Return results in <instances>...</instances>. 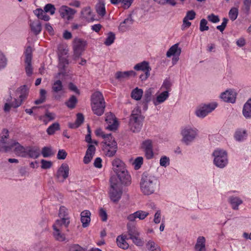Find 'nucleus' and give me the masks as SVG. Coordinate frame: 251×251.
Masks as SVG:
<instances>
[{
	"label": "nucleus",
	"instance_id": "f257e3e1",
	"mask_svg": "<svg viewBox=\"0 0 251 251\" xmlns=\"http://www.w3.org/2000/svg\"><path fill=\"white\" fill-rule=\"evenodd\" d=\"M60 219L57 220L53 225V236L54 238L59 241H63L65 239V235L61 232L62 226H68L70 224V218L68 216L67 209L62 206L60 207L58 213Z\"/></svg>",
	"mask_w": 251,
	"mask_h": 251
},
{
	"label": "nucleus",
	"instance_id": "f03ea898",
	"mask_svg": "<svg viewBox=\"0 0 251 251\" xmlns=\"http://www.w3.org/2000/svg\"><path fill=\"white\" fill-rule=\"evenodd\" d=\"M159 181L155 176L144 173L142 176L140 182V190L145 195L154 193L159 187Z\"/></svg>",
	"mask_w": 251,
	"mask_h": 251
},
{
	"label": "nucleus",
	"instance_id": "7ed1b4c3",
	"mask_svg": "<svg viewBox=\"0 0 251 251\" xmlns=\"http://www.w3.org/2000/svg\"><path fill=\"white\" fill-rule=\"evenodd\" d=\"M112 169L116 174L118 180L123 183L128 185L131 181V177L126 169L125 164L120 159L115 158L112 162Z\"/></svg>",
	"mask_w": 251,
	"mask_h": 251
},
{
	"label": "nucleus",
	"instance_id": "20e7f679",
	"mask_svg": "<svg viewBox=\"0 0 251 251\" xmlns=\"http://www.w3.org/2000/svg\"><path fill=\"white\" fill-rule=\"evenodd\" d=\"M180 134L181 142L186 145H191L199 135L198 129L192 125H188L181 127Z\"/></svg>",
	"mask_w": 251,
	"mask_h": 251
},
{
	"label": "nucleus",
	"instance_id": "39448f33",
	"mask_svg": "<svg viewBox=\"0 0 251 251\" xmlns=\"http://www.w3.org/2000/svg\"><path fill=\"white\" fill-rule=\"evenodd\" d=\"M110 187L109 190V197L110 200L114 202H118L121 198L123 191L122 184L116 176H111L110 180Z\"/></svg>",
	"mask_w": 251,
	"mask_h": 251
},
{
	"label": "nucleus",
	"instance_id": "423d86ee",
	"mask_svg": "<svg viewBox=\"0 0 251 251\" xmlns=\"http://www.w3.org/2000/svg\"><path fill=\"white\" fill-rule=\"evenodd\" d=\"M144 118L140 108L136 107L132 110L129 119V126L130 130L134 132L139 131L142 128Z\"/></svg>",
	"mask_w": 251,
	"mask_h": 251
},
{
	"label": "nucleus",
	"instance_id": "0eeeda50",
	"mask_svg": "<svg viewBox=\"0 0 251 251\" xmlns=\"http://www.w3.org/2000/svg\"><path fill=\"white\" fill-rule=\"evenodd\" d=\"M213 164L219 169H224L228 164V157L227 151L223 149H216L212 154Z\"/></svg>",
	"mask_w": 251,
	"mask_h": 251
},
{
	"label": "nucleus",
	"instance_id": "6e6552de",
	"mask_svg": "<svg viewBox=\"0 0 251 251\" xmlns=\"http://www.w3.org/2000/svg\"><path fill=\"white\" fill-rule=\"evenodd\" d=\"M68 51L69 50L67 48L60 46L58 48V68L60 70V72L57 73L55 77L59 78L61 75H64V71L66 67L69 64V62L68 58Z\"/></svg>",
	"mask_w": 251,
	"mask_h": 251
},
{
	"label": "nucleus",
	"instance_id": "1a4fd4ad",
	"mask_svg": "<svg viewBox=\"0 0 251 251\" xmlns=\"http://www.w3.org/2000/svg\"><path fill=\"white\" fill-rule=\"evenodd\" d=\"M126 226L129 238L136 246L142 247L144 244V239L140 237L141 233L136 226L130 223H127Z\"/></svg>",
	"mask_w": 251,
	"mask_h": 251
},
{
	"label": "nucleus",
	"instance_id": "9d476101",
	"mask_svg": "<svg viewBox=\"0 0 251 251\" xmlns=\"http://www.w3.org/2000/svg\"><path fill=\"white\" fill-rule=\"evenodd\" d=\"M216 102L202 104L198 106L195 110V115L199 118H203L212 112L217 107Z\"/></svg>",
	"mask_w": 251,
	"mask_h": 251
},
{
	"label": "nucleus",
	"instance_id": "9b49d317",
	"mask_svg": "<svg viewBox=\"0 0 251 251\" xmlns=\"http://www.w3.org/2000/svg\"><path fill=\"white\" fill-rule=\"evenodd\" d=\"M86 45L87 42L84 40L79 38L74 39L73 42V59L74 60H77L81 56Z\"/></svg>",
	"mask_w": 251,
	"mask_h": 251
},
{
	"label": "nucleus",
	"instance_id": "f8f14e48",
	"mask_svg": "<svg viewBox=\"0 0 251 251\" xmlns=\"http://www.w3.org/2000/svg\"><path fill=\"white\" fill-rule=\"evenodd\" d=\"M103 150L105 155L108 157L114 156L118 149L117 142L115 139L111 137L108 140L106 139V141H103Z\"/></svg>",
	"mask_w": 251,
	"mask_h": 251
},
{
	"label": "nucleus",
	"instance_id": "ddd939ff",
	"mask_svg": "<svg viewBox=\"0 0 251 251\" xmlns=\"http://www.w3.org/2000/svg\"><path fill=\"white\" fill-rule=\"evenodd\" d=\"M153 144V141L150 139H146L141 143V149L144 152L145 157L148 159H151L154 156Z\"/></svg>",
	"mask_w": 251,
	"mask_h": 251
},
{
	"label": "nucleus",
	"instance_id": "4468645a",
	"mask_svg": "<svg viewBox=\"0 0 251 251\" xmlns=\"http://www.w3.org/2000/svg\"><path fill=\"white\" fill-rule=\"evenodd\" d=\"M52 92L53 97L56 100H59L64 97L65 90L61 80H56L54 81L52 85Z\"/></svg>",
	"mask_w": 251,
	"mask_h": 251
},
{
	"label": "nucleus",
	"instance_id": "2eb2a0df",
	"mask_svg": "<svg viewBox=\"0 0 251 251\" xmlns=\"http://www.w3.org/2000/svg\"><path fill=\"white\" fill-rule=\"evenodd\" d=\"M58 12L62 18L70 21L74 18L76 11L67 5H63L59 8Z\"/></svg>",
	"mask_w": 251,
	"mask_h": 251
},
{
	"label": "nucleus",
	"instance_id": "dca6fc26",
	"mask_svg": "<svg viewBox=\"0 0 251 251\" xmlns=\"http://www.w3.org/2000/svg\"><path fill=\"white\" fill-rule=\"evenodd\" d=\"M9 136V133L8 130L3 129L1 136V139L0 140V151L7 152L10 151V143L11 140L7 141V138Z\"/></svg>",
	"mask_w": 251,
	"mask_h": 251
},
{
	"label": "nucleus",
	"instance_id": "f3484780",
	"mask_svg": "<svg viewBox=\"0 0 251 251\" xmlns=\"http://www.w3.org/2000/svg\"><path fill=\"white\" fill-rule=\"evenodd\" d=\"M80 18L87 23H92L96 20V15L90 6H86L80 12Z\"/></svg>",
	"mask_w": 251,
	"mask_h": 251
},
{
	"label": "nucleus",
	"instance_id": "a211bd4d",
	"mask_svg": "<svg viewBox=\"0 0 251 251\" xmlns=\"http://www.w3.org/2000/svg\"><path fill=\"white\" fill-rule=\"evenodd\" d=\"M70 168L67 163H63L58 169L56 177L59 182H63L69 176Z\"/></svg>",
	"mask_w": 251,
	"mask_h": 251
},
{
	"label": "nucleus",
	"instance_id": "6ab92c4d",
	"mask_svg": "<svg viewBox=\"0 0 251 251\" xmlns=\"http://www.w3.org/2000/svg\"><path fill=\"white\" fill-rule=\"evenodd\" d=\"M25 69L27 75L32 74L33 69L31 64L32 59V49L28 47L25 52Z\"/></svg>",
	"mask_w": 251,
	"mask_h": 251
},
{
	"label": "nucleus",
	"instance_id": "aec40b11",
	"mask_svg": "<svg viewBox=\"0 0 251 251\" xmlns=\"http://www.w3.org/2000/svg\"><path fill=\"white\" fill-rule=\"evenodd\" d=\"M10 147V151H13L18 155L21 157H26V148L22 146L18 142L11 140Z\"/></svg>",
	"mask_w": 251,
	"mask_h": 251
},
{
	"label": "nucleus",
	"instance_id": "412c9836",
	"mask_svg": "<svg viewBox=\"0 0 251 251\" xmlns=\"http://www.w3.org/2000/svg\"><path fill=\"white\" fill-rule=\"evenodd\" d=\"M149 215V213L148 212L140 210L129 214L126 219L129 222H134L136 221L137 219L140 220H144Z\"/></svg>",
	"mask_w": 251,
	"mask_h": 251
},
{
	"label": "nucleus",
	"instance_id": "4be33fe9",
	"mask_svg": "<svg viewBox=\"0 0 251 251\" xmlns=\"http://www.w3.org/2000/svg\"><path fill=\"white\" fill-rule=\"evenodd\" d=\"M236 93L232 89H228L221 93L220 98L224 101L233 103L235 102Z\"/></svg>",
	"mask_w": 251,
	"mask_h": 251
},
{
	"label": "nucleus",
	"instance_id": "5701e85b",
	"mask_svg": "<svg viewBox=\"0 0 251 251\" xmlns=\"http://www.w3.org/2000/svg\"><path fill=\"white\" fill-rule=\"evenodd\" d=\"M105 121L107 125L106 128L110 130H116L118 127V122L115 116L112 113L106 115Z\"/></svg>",
	"mask_w": 251,
	"mask_h": 251
},
{
	"label": "nucleus",
	"instance_id": "b1692460",
	"mask_svg": "<svg viewBox=\"0 0 251 251\" xmlns=\"http://www.w3.org/2000/svg\"><path fill=\"white\" fill-rule=\"evenodd\" d=\"M169 97L168 91H164L155 94V97L152 99V101L155 106L158 105L163 103Z\"/></svg>",
	"mask_w": 251,
	"mask_h": 251
},
{
	"label": "nucleus",
	"instance_id": "393cba45",
	"mask_svg": "<svg viewBox=\"0 0 251 251\" xmlns=\"http://www.w3.org/2000/svg\"><path fill=\"white\" fill-rule=\"evenodd\" d=\"M26 157H29L33 159L38 158L40 154V150L37 147H28L26 150Z\"/></svg>",
	"mask_w": 251,
	"mask_h": 251
},
{
	"label": "nucleus",
	"instance_id": "a878e982",
	"mask_svg": "<svg viewBox=\"0 0 251 251\" xmlns=\"http://www.w3.org/2000/svg\"><path fill=\"white\" fill-rule=\"evenodd\" d=\"M181 52V49L179 47V43H176L168 50L166 53V56L167 57L172 56H179Z\"/></svg>",
	"mask_w": 251,
	"mask_h": 251
},
{
	"label": "nucleus",
	"instance_id": "bb28decb",
	"mask_svg": "<svg viewBox=\"0 0 251 251\" xmlns=\"http://www.w3.org/2000/svg\"><path fill=\"white\" fill-rule=\"evenodd\" d=\"M154 93V89L153 88H149L145 91L144 97V107L143 109L147 110L148 109V103L152 100L151 97Z\"/></svg>",
	"mask_w": 251,
	"mask_h": 251
},
{
	"label": "nucleus",
	"instance_id": "cd10ccee",
	"mask_svg": "<svg viewBox=\"0 0 251 251\" xmlns=\"http://www.w3.org/2000/svg\"><path fill=\"white\" fill-rule=\"evenodd\" d=\"M91 212L90 211L85 210L81 212L80 214L81 222L83 227H87L91 221Z\"/></svg>",
	"mask_w": 251,
	"mask_h": 251
},
{
	"label": "nucleus",
	"instance_id": "c85d7f7f",
	"mask_svg": "<svg viewBox=\"0 0 251 251\" xmlns=\"http://www.w3.org/2000/svg\"><path fill=\"white\" fill-rule=\"evenodd\" d=\"M248 137V133L245 129H238L235 131L234 138L238 142H243Z\"/></svg>",
	"mask_w": 251,
	"mask_h": 251
},
{
	"label": "nucleus",
	"instance_id": "c756f323",
	"mask_svg": "<svg viewBox=\"0 0 251 251\" xmlns=\"http://www.w3.org/2000/svg\"><path fill=\"white\" fill-rule=\"evenodd\" d=\"M133 21L131 18L130 17H127L120 23L118 27L119 30L123 32L126 31L130 27Z\"/></svg>",
	"mask_w": 251,
	"mask_h": 251
},
{
	"label": "nucleus",
	"instance_id": "7c9ffc66",
	"mask_svg": "<svg viewBox=\"0 0 251 251\" xmlns=\"http://www.w3.org/2000/svg\"><path fill=\"white\" fill-rule=\"evenodd\" d=\"M135 75L136 73L132 70L125 72H118L115 74L116 78L120 80H123L128 78L130 76H134Z\"/></svg>",
	"mask_w": 251,
	"mask_h": 251
},
{
	"label": "nucleus",
	"instance_id": "2f4dec72",
	"mask_svg": "<svg viewBox=\"0 0 251 251\" xmlns=\"http://www.w3.org/2000/svg\"><path fill=\"white\" fill-rule=\"evenodd\" d=\"M134 69L137 71H141L144 72H151V70L149 63L146 61L137 63L134 66Z\"/></svg>",
	"mask_w": 251,
	"mask_h": 251
},
{
	"label": "nucleus",
	"instance_id": "473e14b6",
	"mask_svg": "<svg viewBox=\"0 0 251 251\" xmlns=\"http://www.w3.org/2000/svg\"><path fill=\"white\" fill-rule=\"evenodd\" d=\"M91 104L92 109L94 114L98 116H101L103 113L105 108V102H100V104L95 102Z\"/></svg>",
	"mask_w": 251,
	"mask_h": 251
},
{
	"label": "nucleus",
	"instance_id": "72a5a7b5",
	"mask_svg": "<svg viewBox=\"0 0 251 251\" xmlns=\"http://www.w3.org/2000/svg\"><path fill=\"white\" fill-rule=\"evenodd\" d=\"M228 201L234 210H238L240 205L242 204V200L238 197L231 196L228 198Z\"/></svg>",
	"mask_w": 251,
	"mask_h": 251
},
{
	"label": "nucleus",
	"instance_id": "f704fd0d",
	"mask_svg": "<svg viewBox=\"0 0 251 251\" xmlns=\"http://www.w3.org/2000/svg\"><path fill=\"white\" fill-rule=\"evenodd\" d=\"M205 238L203 236H199L195 245V250L197 251H206Z\"/></svg>",
	"mask_w": 251,
	"mask_h": 251
},
{
	"label": "nucleus",
	"instance_id": "c9c22d12",
	"mask_svg": "<svg viewBox=\"0 0 251 251\" xmlns=\"http://www.w3.org/2000/svg\"><path fill=\"white\" fill-rule=\"evenodd\" d=\"M242 113L243 116L247 119L251 118V99L244 104Z\"/></svg>",
	"mask_w": 251,
	"mask_h": 251
},
{
	"label": "nucleus",
	"instance_id": "e433bc0d",
	"mask_svg": "<svg viewBox=\"0 0 251 251\" xmlns=\"http://www.w3.org/2000/svg\"><path fill=\"white\" fill-rule=\"evenodd\" d=\"M28 90L25 86L20 87L17 90V96L19 97L20 100L23 101L26 99L28 95Z\"/></svg>",
	"mask_w": 251,
	"mask_h": 251
},
{
	"label": "nucleus",
	"instance_id": "4c0bfd02",
	"mask_svg": "<svg viewBox=\"0 0 251 251\" xmlns=\"http://www.w3.org/2000/svg\"><path fill=\"white\" fill-rule=\"evenodd\" d=\"M126 235H120L117 237V244L118 246L123 249H127L129 245L127 243L126 241Z\"/></svg>",
	"mask_w": 251,
	"mask_h": 251
},
{
	"label": "nucleus",
	"instance_id": "58836bf2",
	"mask_svg": "<svg viewBox=\"0 0 251 251\" xmlns=\"http://www.w3.org/2000/svg\"><path fill=\"white\" fill-rule=\"evenodd\" d=\"M103 102L105 101L101 93L97 91L93 93L91 98V104H94L95 102L100 104V102Z\"/></svg>",
	"mask_w": 251,
	"mask_h": 251
},
{
	"label": "nucleus",
	"instance_id": "ea45409f",
	"mask_svg": "<svg viewBox=\"0 0 251 251\" xmlns=\"http://www.w3.org/2000/svg\"><path fill=\"white\" fill-rule=\"evenodd\" d=\"M35 15L40 19L45 21H48L50 19V17L47 14V12L42 9H37L34 12Z\"/></svg>",
	"mask_w": 251,
	"mask_h": 251
},
{
	"label": "nucleus",
	"instance_id": "a19ab883",
	"mask_svg": "<svg viewBox=\"0 0 251 251\" xmlns=\"http://www.w3.org/2000/svg\"><path fill=\"white\" fill-rule=\"evenodd\" d=\"M30 26L32 31L36 35L39 34L41 31V24L38 21L31 22Z\"/></svg>",
	"mask_w": 251,
	"mask_h": 251
},
{
	"label": "nucleus",
	"instance_id": "79ce46f5",
	"mask_svg": "<svg viewBox=\"0 0 251 251\" xmlns=\"http://www.w3.org/2000/svg\"><path fill=\"white\" fill-rule=\"evenodd\" d=\"M84 121V117L82 114L78 113L77 114L76 120L75 123L69 124V126L71 128H75L80 126Z\"/></svg>",
	"mask_w": 251,
	"mask_h": 251
},
{
	"label": "nucleus",
	"instance_id": "37998d69",
	"mask_svg": "<svg viewBox=\"0 0 251 251\" xmlns=\"http://www.w3.org/2000/svg\"><path fill=\"white\" fill-rule=\"evenodd\" d=\"M146 246L149 251H161L160 247L152 240L148 241Z\"/></svg>",
	"mask_w": 251,
	"mask_h": 251
},
{
	"label": "nucleus",
	"instance_id": "c03bdc74",
	"mask_svg": "<svg viewBox=\"0 0 251 251\" xmlns=\"http://www.w3.org/2000/svg\"><path fill=\"white\" fill-rule=\"evenodd\" d=\"M143 90L136 87L132 91L131 96L132 99L136 100H139L141 99L142 97L143 96Z\"/></svg>",
	"mask_w": 251,
	"mask_h": 251
},
{
	"label": "nucleus",
	"instance_id": "a18cd8bd",
	"mask_svg": "<svg viewBox=\"0 0 251 251\" xmlns=\"http://www.w3.org/2000/svg\"><path fill=\"white\" fill-rule=\"evenodd\" d=\"M96 11L99 16L104 17L106 14L105 4L101 2L98 3L96 6Z\"/></svg>",
	"mask_w": 251,
	"mask_h": 251
},
{
	"label": "nucleus",
	"instance_id": "49530a36",
	"mask_svg": "<svg viewBox=\"0 0 251 251\" xmlns=\"http://www.w3.org/2000/svg\"><path fill=\"white\" fill-rule=\"evenodd\" d=\"M60 130V125L58 123H54L49 126L47 132L49 135H51L58 130Z\"/></svg>",
	"mask_w": 251,
	"mask_h": 251
},
{
	"label": "nucleus",
	"instance_id": "de8ad7c7",
	"mask_svg": "<svg viewBox=\"0 0 251 251\" xmlns=\"http://www.w3.org/2000/svg\"><path fill=\"white\" fill-rule=\"evenodd\" d=\"M40 152L44 157H49L53 154L52 149L49 147H44Z\"/></svg>",
	"mask_w": 251,
	"mask_h": 251
},
{
	"label": "nucleus",
	"instance_id": "09e8293b",
	"mask_svg": "<svg viewBox=\"0 0 251 251\" xmlns=\"http://www.w3.org/2000/svg\"><path fill=\"white\" fill-rule=\"evenodd\" d=\"M7 64V59L4 53L0 50V70L6 67Z\"/></svg>",
	"mask_w": 251,
	"mask_h": 251
},
{
	"label": "nucleus",
	"instance_id": "8fccbe9b",
	"mask_svg": "<svg viewBox=\"0 0 251 251\" xmlns=\"http://www.w3.org/2000/svg\"><path fill=\"white\" fill-rule=\"evenodd\" d=\"M115 39V35L112 32H109L104 41V44L107 46L111 45Z\"/></svg>",
	"mask_w": 251,
	"mask_h": 251
},
{
	"label": "nucleus",
	"instance_id": "3c124183",
	"mask_svg": "<svg viewBox=\"0 0 251 251\" xmlns=\"http://www.w3.org/2000/svg\"><path fill=\"white\" fill-rule=\"evenodd\" d=\"M162 211L160 209H157L154 214L153 222L155 224H158L161 222Z\"/></svg>",
	"mask_w": 251,
	"mask_h": 251
},
{
	"label": "nucleus",
	"instance_id": "603ef678",
	"mask_svg": "<svg viewBox=\"0 0 251 251\" xmlns=\"http://www.w3.org/2000/svg\"><path fill=\"white\" fill-rule=\"evenodd\" d=\"M95 134L97 136L101 137L104 139L103 141H106V139L108 140L112 137L111 134H104L100 128L97 129L95 131Z\"/></svg>",
	"mask_w": 251,
	"mask_h": 251
},
{
	"label": "nucleus",
	"instance_id": "864d4df0",
	"mask_svg": "<svg viewBox=\"0 0 251 251\" xmlns=\"http://www.w3.org/2000/svg\"><path fill=\"white\" fill-rule=\"evenodd\" d=\"M44 10L46 12L50 13L51 15H53L55 14L56 8L52 4L48 3L45 5Z\"/></svg>",
	"mask_w": 251,
	"mask_h": 251
},
{
	"label": "nucleus",
	"instance_id": "5fc2aeb1",
	"mask_svg": "<svg viewBox=\"0 0 251 251\" xmlns=\"http://www.w3.org/2000/svg\"><path fill=\"white\" fill-rule=\"evenodd\" d=\"M143 163V158L141 156L137 157L133 162L134 168L136 170L140 169Z\"/></svg>",
	"mask_w": 251,
	"mask_h": 251
},
{
	"label": "nucleus",
	"instance_id": "6e6d98bb",
	"mask_svg": "<svg viewBox=\"0 0 251 251\" xmlns=\"http://www.w3.org/2000/svg\"><path fill=\"white\" fill-rule=\"evenodd\" d=\"M170 162L169 157L164 155L160 158L159 164L161 166L166 168L170 165Z\"/></svg>",
	"mask_w": 251,
	"mask_h": 251
},
{
	"label": "nucleus",
	"instance_id": "4d7b16f0",
	"mask_svg": "<svg viewBox=\"0 0 251 251\" xmlns=\"http://www.w3.org/2000/svg\"><path fill=\"white\" fill-rule=\"evenodd\" d=\"M157 3L161 5H166L167 4L174 6L176 2L175 0H153Z\"/></svg>",
	"mask_w": 251,
	"mask_h": 251
},
{
	"label": "nucleus",
	"instance_id": "13d9d810",
	"mask_svg": "<svg viewBox=\"0 0 251 251\" xmlns=\"http://www.w3.org/2000/svg\"><path fill=\"white\" fill-rule=\"evenodd\" d=\"M238 14L237 8L235 7L232 8L229 12V17L231 20L234 21L236 19Z\"/></svg>",
	"mask_w": 251,
	"mask_h": 251
},
{
	"label": "nucleus",
	"instance_id": "bf43d9fd",
	"mask_svg": "<svg viewBox=\"0 0 251 251\" xmlns=\"http://www.w3.org/2000/svg\"><path fill=\"white\" fill-rule=\"evenodd\" d=\"M76 102L77 100L75 96H73L66 102V104L68 107L70 108H73L75 107Z\"/></svg>",
	"mask_w": 251,
	"mask_h": 251
},
{
	"label": "nucleus",
	"instance_id": "052dcab7",
	"mask_svg": "<svg viewBox=\"0 0 251 251\" xmlns=\"http://www.w3.org/2000/svg\"><path fill=\"white\" fill-rule=\"evenodd\" d=\"M207 25V21L204 19H202L200 21V30L201 31H206L209 29L208 26Z\"/></svg>",
	"mask_w": 251,
	"mask_h": 251
},
{
	"label": "nucleus",
	"instance_id": "680f3d73",
	"mask_svg": "<svg viewBox=\"0 0 251 251\" xmlns=\"http://www.w3.org/2000/svg\"><path fill=\"white\" fill-rule=\"evenodd\" d=\"M41 168L43 169H48L51 168L52 163L50 161H47L44 159L41 160Z\"/></svg>",
	"mask_w": 251,
	"mask_h": 251
},
{
	"label": "nucleus",
	"instance_id": "e2e57ef3",
	"mask_svg": "<svg viewBox=\"0 0 251 251\" xmlns=\"http://www.w3.org/2000/svg\"><path fill=\"white\" fill-rule=\"evenodd\" d=\"M208 20L213 23H217L220 21V19L218 16L214 14H211L207 16Z\"/></svg>",
	"mask_w": 251,
	"mask_h": 251
},
{
	"label": "nucleus",
	"instance_id": "0e129e2a",
	"mask_svg": "<svg viewBox=\"0 0 251 251\" xmlns=\"http://www.w3.org/2000/svg\"><path fill=\"white\" fill-rule=\"evenodd\" d=\"M96 151V148L93 145H89L86 151V153L94 156Z\"/></svg>",
	"mask_w": 251,
	"mask_h": 251
},
{
	"label": "nucleus",
	"instance_id": "69168bd1",
	"mask_svg": "<svg viewBox=\"0 0 251 251\" xmlns=\"http://www.w3.org/2000/svg\"><path fill=\"white\" fill-rule=\"evenodd\" d=\"M196 16V13L193 10H190L187 12L185 18L189 20H192L195 19Z\"/></svg>",
	"mask_w": 251,
	"mask_h": 251
},
{
	"label": "nucleus",
	"instance_id": "338daca9",
	"mask_svg": "<svg viewBox=\"0 0 251 251\" xmlns=\"http://www.w3.org/2000/svg\"><path fill=\"white\" fill-rule=\"evenodd\" d=\"M133 1V0H122V7L124 9L128 8Z\"/></svg>",
	"mask_w": 251,
	"mask_h": 251
},
{
	"label": "nucleus",
	"instance_id": "774afa93",
	"mask_svg": "<svg viewBox=\"0 0 251 251\" xmlns=\"http://www.w3.org/2000/svg\"><path fill=\"white\" fill-rule=\"evenodd\" d=\"M94 166L98 169L102 167V159L100 157H97L94 161Z\"/></svg>",
	"mask_w": 251,
	"mask_h": 251
}]
</instances>
